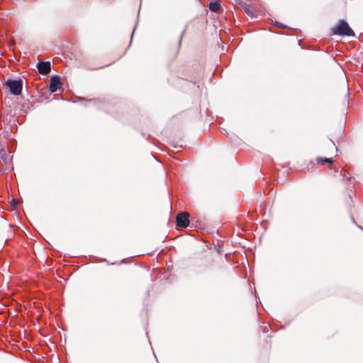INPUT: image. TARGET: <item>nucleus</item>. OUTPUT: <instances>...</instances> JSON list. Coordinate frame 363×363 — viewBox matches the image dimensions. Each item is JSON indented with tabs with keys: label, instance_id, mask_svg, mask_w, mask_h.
<instances>
[{
	"label": "nucleus",
	"instance_id": "1",
	"mask_svg": "<svg viewBox=\"0 0 363 363\" xmlns=\"http://www.w3.org/2000/svg\"><path fill=\"white\" fill-rule=\"evenodd\" d=\"M332 33L333 35L353 36L354 35V31L349 26V24L345 20H340L338 25L332 28Z\"/></svg>",
	"mask_w": 363,
	"mask_h": 363
},
{
	"label": "nucleus",
	"instance_id": "2",
	"mask_svg": "<svg viewBox=\"0 0 363 363\" xmlns=\"http://www.w3.org/2000/svg\"><path fill=\"white\" fill-rule=\"evenodd\" d=\"M4 84L13 95L18 96L22 92L23 81L21 79H8Z\"/></svg>",
	"mask_w": 363,
	"mask_h": 363
},
{
	"label": "nucleus",
	"instance_id": "3",
	"mask_svg": "<svg viewBox=\"0 0 363 363\" xmlns=\"http://www.w3.org/2000/svg\"><path fill=\"white\" fill-rule=\"evenodd\" d=\"M189 215L186 212L179 213L176 218L177 225L179 227L186 228L189 225Z\"/></svg>",
	"mask_w": 363,
	"mask_h": 363
},
{
	"label": "nucleus",
	"instance_id": "4",
	"mask_svg": "<svg viewBox=\"0 0 363 363\" xmlns=\"http://www.w3.org/2000/svg\"><path fill=\"white\" fill-rule=\"evenodd\" d=\"M37 68L40 74L45 75L51 71V64L49 61L39 62Z\"/></svg>",
	"mask_w": 363,
	"mask_h": 363
},
{
	"label": "nucleus",
	"instance_id": "5",
	"mask_svg": "<svg viewBox=\"0 0 363 363\" xmlns=\"http://www.w3.org/2000/svg\"><path fill=\"white\" fill-rule=\"evenodd\" d=\"M61 86L60 77L57 75L52 76L50 79L49 89L50 92L54 93L60 89Z\"/></svg>",
	"mask_w": 363,
	"mask_h": 363
},
{
	"label": "nucleus",
	"instance_id": "6",
	"mask_svg": "<svg viewBox=\"0 0 363 363\" xmlns=\"http://www.w3.org/2000/svg\"><path fill=\"white\" fill-rule=\"evenodd\" d=\"M208 8L211 11L219 12L221 10L220 1H216L210 2Z\"/></svg>",
	"mask_w": 363,
	"mask_h": 363
},
{
	"label": "nucleus",
	"instance_id": "7",
	"mask_svg": "<svg viewBox=\"0 0 363 363\" xmlns=\"http://www.w3.org/2000/svg\"><path fill=\"white\" fill-rule=\"evenodd\" d=\"M316 160H317L318 164H321V165H323V164H325V163L332 164V163L333 162V158H327V157L323 158V157H318V158L316 159Z\"/></svg>",
	"mask_w": 363,
	"mask_h": 363
},
{
	"label": "nucleus",
	"instance_id": "8",
	"mask_svg": "<svg viewBox=\"0 0 363 363\" xmlns=\"http://www.w3.org/2000/svg\"><path fill=\"white\" fill-rule=\"evenodd\" d=\"M238 4L240 5L245 11L246 13L250 14V6L247 5L243 0H237Z\"/></svg>",
	"mask_w": 363,
	"mask_h": 363
},
{
	"label": "nucleus",
	"instance_id": "9",
	"mask_svg": "<svg viewBox=\"0 0 363 363\" xmlns=\"http://www.w3.org/2000/svg\"><path fill=\"white\" fill-rule=\"evenodd\" d=\"M228 137L236 145H240V140H238L236 135L232 134L230 135H228Z\"/></svg>",
	"mask_w": 363,
	"mask_h": 363
},
{
	"label": "nucleus",
	"instance_id": "10",
	"mask_svg": "<svg viewBox=\"0 0 363 363\" xmlns=\"http://www.w3.org/2000/svg\"><path fill=\"white\" fill-rule=\"evenodd\" d=\"M1 159H2L5 162H6V156H4V155H1Z\"/></svg>",
	"mask_w": 363,
	"mask_h": 363
},
{
	"label": "nucleus",
	"instance_id": "11",
	"mask_svg": "<svg viewBox=\"0 0 363 363\" xmlns=\"http://www.w3.org/2000/svg\"><path fill=\"white\" fill-rule=\"evenodd\" d=\"M330 140L331 141V143H333V145L335 147V150H336V151H337L338 150H337V147L335 146V143H334L331 139H330Z\"/></svg>",
	"mask_w": 363,
	"mask_h": 363
},
{
	"label": "nucleus",
	"instance_id": "12",
	"mask_svg": "<svg viewBox=\"0 0 363 363\" xmlns=\"http://www.w3.org/2000/svg\"><path fill=\"white\" fill-rule=\"evenodd\" d=\"M278 23V25H279V27H282V28H284V27H285V26H284L283 24H281V23Z\"/></svg>",
	"mask_w": 363,
	"mask_h": 363
},
{
	"label": "nucleus",
	"instance_id": "13",
	"mask_svg": "<svg viewBox=\"0 0 363 363\" xmlns=\"http://www.w3.org/2000/svg\"><path fill=\"white\" fill-rule=\"evenodd\" d=\"M250 15H251V18H252V17H253V16H254V15H253V12H252V11H251Z\"/></svg>",
	"mask_w": 363,
	"mask_h": 363
},
{
	"label": "nucleus",
	"instance_id": "14",
	"mask_svg": "<svg viewBox=\"0 0 363 363\" xmlns=\"http://www.w3.org/2000/svg\"><path fill=\"white\" fill-rule=\"evenodd\" d=\"M182 38V35L180 36L179 43L181 42Z\"/></svg>",
	"mask_w": 363,
	"mask_h": 363
},
{
	"label": "nucleus",
	"instance_id": "15",
	"mask_svg": "<svg viewBox=\"0 0 363 363\" xmlns=\"http://www.w3.org/2000/svg\"><path fill=\"white\" fill-rule=\"evenodd\" d=\"M135 31V29H133L132 34H134Z\"/></svg>",
	"mask_w": 363,
	"mask_h": 363
},
{
	"label": "nucleus",
	"instance_id": "16",
	"mask_svg": "<svg viewBox=\"0 0 363 363\" xmlns=\"http://www.w3.org/2000/svg\"><path fill=\"white\" fill-rule=\"evenodd\" d=\"M135 31V29H133L132 34H134Z\"/></svg>",
	"mask_w": 363,
	"mask_h": 363
},
{
	"label": "nucleus",
	"instance_id": "17",
	"mask_svg": "<svg viewBox=\"0 0 363 363\" xmlns=\"http://www.w3.org/2000/svg\"><path fill=\"white\" fill-rule=\"evenodd\" d=\"M135 31V29H133L132 34H134Z\"/></svg>",
	"mask_w": 363,
	"mask_h": 363
}]
</instances>
